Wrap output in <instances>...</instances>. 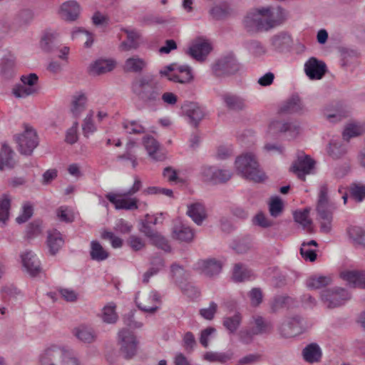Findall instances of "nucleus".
Instances as JSON below:
<instances>
[{"mask_svg": "<svg viewBox=\"0 0 365 365\" xmlns=\"http://www.w3.org/2000/svg\"><path fill=\"white\" fill-rule=\"evenodd\" d=\"M334 212V211H325L317 212L321 232L329 234L331 231Z\"/></svg>", "mask_w": 365, "mask_h": 365, "instance_id": "40", "label": "nucleus"}, {"mask_svg": "<svg viewBox=\"0 0 365 365\" xmlns=\"http://www.w3.org/2000/svg\"><path fill=\"white\" fill-rule=\"evenodd\" d=\"M143 143L150 158L155 161H163L165 159V154L160 144L151 135H146L143 138Z\"/></svg>", "mask_w": 365, "mask_h": 365, "instance_id": "15", "label": "nucleus"}, {"mask_svg": "<svg viewBox=\"0 0 365 365\" xmlns=\"http://www.w3.org/2000/svg\"><path fill=\"white\" fill-rule=\"evenodd\" d=\"M146 61L138 56H134L125 61L123 68L126 73H140L146 67Z\"/></svg>", "mask_w": 365, "mask_h": 365, "instance_id": "27", "label": "nucleus"}, {"mask_svg": "<svg viewBox=\"0 0 365 365\" xmlns=\"http://www.w3.org/2000/svg\"><path fill=\"white\" fill-rule=\"evenodd\" d=\"M321 298L328 308L333 309L343 305L350 299L351 294L344 288L335 287L323 290Z\"/></svg>", "mask_w": 365, "mask_h": 365, "instance_id": "6", "label": "nucleus"}, {"mask_svg": "<svg viewBox=\"0 0 365 365\" xmlns=\"http://www.w3.org/2000/svg\"><path fill=\"white\" fill-rule=\"evenodd\" d=\"M340 276L344 280L348 282L351 287L365 289V272L358 270L345 271L342 272Z\"/></svg>", "mask_w": 365, "mask_h": 365, "instance_id": "19", "label": "nucleus"}, {"mask_svg": "<svg viewBox=\"0 0 365 365\" xmlns=\"http://www.w3.org/2000/svg\"><path fill=\"white\" fill-rule=\"evenodd\" d=\"M226 108L231 110L239 111L245 108L243 98L231 93H225L221 96Z\"/></svg>", "mask_w": 365, "mask_h": 365, "instance_id": "28", "label": "nucleus"}, {"mask_svg": "<svg viewBox=\"0 0 365 365\" xmlns=\"http://www.w3.org/2000/svg\"><path fill=\"white\" fill-rule=\"evenodd\" d=\"M59 43L58 33L46 32L41 39V45L43 51L51 52L58 48Z\"/></svg>", "mask_w": 365, "mask_h": 365, "instance_id": "36", "label": "nucleus"}, {"mask_svg": "<svg viewBox=\"0 0 365 365\" xmlns=\"http://www.w3.org/2000/svg\"><path fill=\"white\" fill-rule=\"evenodd\" d=\"M115 67L113 61L98 59L90 66V72L93 74L100 75L111 71Z\"/></svg>", "mask_w": 365, "mask_h": 365, "instance_id": "37", "label": "nucleus"}, {"mask_svg": "<svg viewBox=\"0 0 365 365\" xmlns=\"http://www.w3.org/2000/svg\"><path fill=\"white\" fill-rule=\"evenodd\" d=\"M248 296L250 297L251 304L253 307L259 306L262 302L263 295L262 290L259 288L252 289L250 291Z\"/></svg>", "mask_w": 365, "mask_h": 365, "instance_id": "64", "label": "nucleus"}, {"mask_svg": "<svg viewBox=\"0 0 365 365\" xmlns=\"http://www.w3.org/2000/svg\"><path fill=\"white\" fill-rule=\"evenodd\" d=\"M106 199L115 205L117 210H133L138 208L137 198H128V197L122 196L121 194H115L109 192L106 195Z\"/></svg>", "mask_w": 365, "mask_h": 365, "instance_id": "14", "label": "nucleus"}, {"mask_svg": "<svg viewBox=\"0 0 365 365\" xmlns=\"http://www.w3.org/2000/svg\"><path fill=\"white\" fill-rule=\"evenodd\" d=\"M242 323V315L237 312L232 316L225 317L222 319V324L230 334H235Z\"/></svg>", "mask_w": 365, "mask_h": 365, "instance_id": "41", "label": "nucleus"}, {"mask_svg": "<svg viewBox=\"0 0 365 365\" xmlns=\"http://www.w3.org/2000/svg\"><path fill=\"white\" fill-rule=\"evenodd\" d=\"M309 208H305L303 210L295 211L294 212V219L295 222L302 225L303 227H307L312 224V220L309 218Z\"/></svg>", "mask_w": 365, "mask_h": 365, "instance_id": "53", "label": "nucleus"}, {"mask_svg": "<svg viewBox=\"0 0 365 365\" xmlns=\"http://www.w3.org/2000/svg\"><path fill=\"white\" fill-rule=\"evenodd\" d=\"M122 31L127 34V40L120 43V48L125 51L136 49L139 46L140 34L135 30L123 29Z\"/></svg>", "mask_w": 365, "mask_h": 365, "instance_id": "35", "label": "nucleus"}, {"mask_svg": "<svg viewBox=\"0 0 365 365\" xmlns=\"http://www.w3.org/2000/svg\"><path fill=\"white\" fill-rule=\"evenodd\" d=\"M173 235L176 239L186 242H191L194 237L193 230L183 225L175 227Z\"/></svg>", "mask_w": 365, "mask_h": 365, "instance_id": "46", "label": "nucleus"}, {"mask_svg": "<svg viewBox=\"0 0 365 365\" xmlns=\"http://www.w3.org/2000/svg\"><path fill=\"white\" fill-rule=\"evenodd\" d=\"M148 217L149 214H146L145 219L141 221L139 231L144 234L148 238L150 239L157 231L153 229V225L148 224Z\"/></svg>", "mask_w": 365, "mask_h": 365, "instance_id": "60", "label": "nucleus"}, {"mask_svg": "<svg viewBox=\"0 0 365 365\" xmlns=\"http://www.w3.org/2000/svg\"><path fill=\"white\" fill-rule=\"evenodd\" d=\"M239 69L240 65L232 54L220 57L212 65V73L217 77L234 75Z\"/></svg>", "mask_w": 365, "mask_h": 365, "instance_id": "5", "label": "nucleus"}, {"mask_svg": "<svg viewBox=\"0 0 365 365\" xmlns=\"http://www.w3.org/2000/svg\"><path fill=\"white\" fill-rule=\"evenodd\" d=\"M271 42L274 50L282 52L292 46V38L287 32L282 31L273 36Z\"/></svg>", "mask_w": 365, "mask_h": 365, "instance_id": "26", "label": "nucleus"}, {"mask_svg": "<svg viewBox=\"0 0 365 365\" xmlns=\"http://www.w3.org/2000/svg\"><path fill=\"white\" fill-rule=\"evenodd\" d=\"M255 327L252 328L256 335H262L269 334L273 329V325L271 322L267 321L261 316L253 317Z\"/></svg>", "mask_w": 365, "mask_h": 365, "instance_id": "38", "label": "nucleus"}, {"mask_svg": "<svg viewBox=\"0 0 365 365\" xmlns=\"http://www.w3.org/2000/svg\"><path fill=\"white\" fill-rule=\"evenodd\" d=\"M86 98L84 94H81L73 97L72 102V113L75 117H78L86 108Z\"/></svg>", "mask_w": 365, "mask_h": 365, "instance_id": "49", "label": "nucleus"}, {"mask_svg": "<svg viewBox=\"0 0 365 365\" xmlns=\"http://www.w3.org/2000/svg\"><path fill=\"white\" fill-rule=\"evenodd\" d=\"M130 89L133 94L148 108L155 110L160 103L162 87L153 75L135 77L130 83Z\"/></svg>", "mask_w": 365, "mask_h": 365, "instance_id": "1", "label": "nucleus"}, {"mask_svg": "<svg viewBox=\"0 0 365 365\" xmlns=\"http://www.w3.org/2000/svg\"><path fill=\"white\" fill-rule=\"evenodd\" d=\"M235 167L245 178L255 182H261L266 178L264 173L259 168L255 155L252 153L239 156L235 160Z\"/></svg>", "mask_w": 365, "mask_h": 365, "instance_id": "4", "label": "nucleus"}, {"mask_svg": "<svg viewBox=\"0 0 365 365\" xmlns=\"http://www.w3.org/2000/svg\"><path fill=\"white\" fill-rule=\"evenodd\" d=\"M322 350L316 343H311L302 350V356L305 361L314 364L319 362L322 358Z\"/></svg>", "mask_w": 365, "mask_h": 365, "instance_id": "30", "label": "nucleus"}, {"mask_svg": "<svg viewBox=\"0 0 365 365\" xmlns=\"http://www.w3.org/2000/svg\"><path fill=\"white\" fill-rule=\"evenodd\" d=\"M56 214L59 220L64 222H72L74 220V216L72 212L66 206H61L56 210Z\"/></svg>", "mask_w": 365, "mask_h": 365, "instance_id": "61", "label": "nucleus"}, {"mask_svg": "<svg viewBox=\"0 0 365 365\" xmlns=\"http://www.w3.org/2000/svg\"><path fill=\"white\" fill-rule=\"evenodd\" d=\"M150 242L157 247L164 250L166 252L171 251V247L168 241L165 237L161 235L159 232H156L150 239Z\"/></svg>", "mask_w": 365, "mask_h": 365, "instance_id": "51", "label": "nucleus"}, {"mask_svg": "<svg viewBox=\"0 0 365 365\" xmlns=\"http://www.w3.org/2000/svg\"><path fill=\"white\" fill-rule=\"evenodd\" d=\"M287 18L286 11L280 6L262 7L250 11L245 18L246 27L257 31H267L281 24Z\"/></svg>", "mask_w": 365, "mask_h": 365, "instance_id": "2", "label": "nucleus"}, {"mask_svg": "<svg viewBox=\"0 0 365 365\" xmlns=\"http://www.w3.org/2000/svg\"><path fill=\"white\" fill-rule=\"evenodd\" d=\"M15 140L18 144L19 151L26 155H30L38 144L36 132L28 125H25L23 133L15 136Z\"/></svg>", "mask_w": 365, "mask_h": 365, "instance_id": "7", "label": "nucleus"}, {"mask_svg": "<svg viewBox=\"0 0 365 365\" xmlns=\"http://www.w3.org/2000/svg\"><path fill=\"white\" fill-rule=\"evenodd\" d=\"M33 206L29 202H26L22 207V212L16 219V222L21 224L28 221L33 215Z\"/></svg>", "mask_w": 365, "mask_h": 365, "instance_id": "56", "label": "nucleus"}, {"mask_svg": "<svg viewBox=\"0 0 365 365\" xmlns=\"http://www.w3.org/2000/svg\"><path fill=\"white\" fill-rule=\"evenodd\" d=\"M327 71L325 63L315 57H311L304 64L305 73L311 80L322 79Z\"/></svg>", "mask_w": 365, "mask_h": 365, "instance_id": "13", "label": "nucleus"}, {"mask_svg": "<svg viewBox=\"0 0 365 365\" xmlns=\"http://www.w3.org/2000/svg\"><path fill=\"white\" fill-rule=\"evenodd\" d=\"M123 128L130 134H140L145 133L144 127L135 120L123 123Z\"/></svg>", "mask_w": 365, "mask_h": 365, "instance_id": "58", "label": "nucleus"}, {"mask_svg": "<svg viewBox=\"0 0 365 365\" xmlns=\"http://www.w3.org/2000/svg\"><path fill=\"white\" fill-rule=\"evenodd\" d=\"M252 271L246 268L242 264L237 263L235 264L232 278L234 281L241 282L250 279Z\"/></svg>", "mask_w": 365, "mask_h": 365, "instance_id": "45", "label": "nucleus"}, {"mask_svg": "<svg viewBox=\"0 0 365 365\" xmlns=\"http://www.w3.org/2000/svg\"><path fill=\"white\" fill-rule=\"evenodd\" d=\"M231 12L230 5L227 2H222L210 10V14L215 20L225 19Z\"/></svg>", "mask_w": 365, "mask_h": 365, "instance_id": "44", "label": "nucleus"}, {"mask_svg": "<svg viewBox=\"0 0 365 365\" xmlns=\"http://www.w3.org/2000/svg\"><path fill=\"white\" fill-rule=\"evenodd\" d=\"M171 274L175 282L180 284L181 289L185 294L188 296H197L198 294V292L197 291L196 288L192 284H182L183 279H185V272L181 266L176 264H172Z\"/></svg>", "mask_w": 365, "mask_h": 365, "instance_id": "16", "label": "nucleus"}, {"mask_svg": "<svg viewBox=\"0 0 365 365\" xmlns=\"http://www.w3.org/2000/svg\"><path fill=\"white\" fill-rule=\"evenodd\" d=\"M204 359L210 362L225 363L231 359V355L227 353L209 351L204 354Z\"/></svg>", "mask_w": 365, "mask_h": 365, "instance_id": "50", "label": "nucleus"}, {"mask_svg": "<svg viewBox=\"0 0 365 365\" xmlns=\"http://www.w3.org/2000/svg\"><path fill=\"white\" fill-rule=\"evenodd\" d=\"M181 109L183 115L187 117L189 123L195 128L205 117L204 108L196 102L185 101Z\"/></svg>", "mask_w": 365, "mask_h": 365, "instance_id": "12", "label": "nucleus"}, {"mask_svg": "<svg viewBox=\"0 0 365 365\" xmlns=\"http://www.w3.org/2000/svg\"><path fill=\"white\" fill-rule=\"evenodd\" d=\"M182 341L185 350L187 353H191L196 345V341L194 334L190 331L186 332L183 336Z\"/></svg>", "mask_w": 365, "mask_h": 365, "instance_id": "63", "label": "nucleus"}, {"mask_svg": "<svg viewBox=\"0 0 365 365\" xmlns=\"http://www.w3.org/2000/svg\"><path fill=\"white\" fill-rule=\"evenodd\" d=\"M349 237L358 245L365 247V232L359 227H354L349 230Z\"/></svg>", "mask_w": 365, "mask_h": 365, "instance_id": "54", "label": "nucleus"}, {"mask_svg": "<svg viewBox=\"0 0 365 365\" xmlns=\"http://www.w3.org/2000/svg\"><path fill=\"white\" fill-rule=\"evenodd\" d=\"M120 354L126 359L133 358L137 353L138 341L133 333L128 329H123L118 333Z\"/></svg>", "mask_w": 365, "mask_h": 365, "instance_id": "8", "label": "nucleus"}, {"mask_svg": "<svg viewBox=\"0 0 365 365\" xmlns=\"http://www.w3.org/2000/svg\"><path fill=\"white\" fill-rule=\"evenodd\" d=\"M21 258L24 267L31 277H36L41 272L40 261L34 252L26 251L21 255Z\"/></svg>", "mask_w": 365, "mask_h": 365, "instance_id": "18", "label": "nucleus"}, {"mask_svg": "<svg viewBox=\"0 0 365 365\" xmlns=\"http://www.w3.org/2000/svg\"><path fill=\"white\" fill-rule=\"evenodd\" d=\"M284 209L283 202L279 197H274L271 199L269 205V210L271 216L274 217H279Z\"/></svg>", "mask_w": 365, "mask_h": 365, "instance_id": "52", "label": "nucleus"}, {"mask_svg": "<svg viewBox=\"0 0 365 365\" xmlns=\"http://www.w3.org/2000/svg\"><path fill=\"white\" fill-rule=\"evenodd\" d=\"M211 50L212 46L210 43L199 39L192 43L186 53L192 58L198 61H203Z\"/></svg>", "mask_w": 365, "mask_h": 365, "instance_id": "17", "label": "nucleus"}, {"mask_svg": "<svg viewBox=\"0 0 365 365\" xmlns=\"http://www.w3.org/2000/svg\"><path fill=\"white\" fill-rule=\"evenodd\" d=\"M315 161L307 155L302 154L298 155L297 160L292 163L290 170L297 177L304 181L305 175L312 173L314 168Z\"/></svg>", "mask_w": 365, "mask_h": 365, "instance_id": "11", "label": "nucleus"}, {"mask_svg": "<svg viewBox=\"0 0 365 365\" xmlns=\"http://www.w3.org/2000/svg\"><path fill=\"white\" fill-rule=\"evenodd\" d=\"M14 151L6 144L2 145L0 150V170L11 169L15 165L13 158Z\"/></svg>", "mask_w": 365, "mask_h": 365, "instance_id": "32", "label": "nucleus"}, {"mask_svg": "<svg viewBox=\"0 0 365 365\" xmlns=\"http://www.w3.org/2000/svg\"><path fill=\"white\" fill-rule=\"evenodd\" d=\"M80 13V6L75 1L63 3L60 8L59 14L66 21H75Z\"/></svg>", "mask_w": 365, "mask_h": 365, "instance_id": "22", "label": "nucleus"}, {"mask_svg": "<svg viewBox=\"0 0 365 365\" xmlns=\"http://www.w3.org/2000/svg\"><path fill=\"white\" fill-rule=\"evenodd\" d=\"M38 77L36 73H29V75L21 76V83L16 84L12 90V93L16 98H26L33 95L38 91L37 83Z\"/></svg>", "mask_w": 365, "mask_h": 365, "instance_id": "9", "label": "nucleus"}, {"mask_svg": "<svg viewBox=\"0 0 365 365\" xmlns=\"http://www.w3.org/2000/svg\"><path fill=\"white\" fill-rule=\"evenodd\" d=\"M269 130L274 133H289L292 138H295L299 130V126L292 122H281L279 120H274L269 125Z\"/></svg>", "mask_w": 365, "mask_h": 365, "instance_id": "23", "label": "nucleus"}, {"mask_svg": "<svg viewBox=\"0 0 365 365\" xmlns=\"http://www.w3.org/2000/svg\"><path fill=\"white\" fill-rule=\"evenodd\" d=\"M331 283V277L319 276V277H311L307 284L309 288L312 289H321L324 287L329 285Z\"/></svg>", "mask_w": 365, "mask_h": 365, "instance_id": "48", "label": "nucleus"}, {"mask_svg": "<svg viewBox=\"0 0 365 365\" xmlns=\"http://www.w3.org/2000/svg\"><path fill=\"white\" fill-rule=\"evenodd\" d=\"M90 256L93 260L101 262L106 260L109 257V253L102 247L99 242L93 240L91 242Z\"/></svg>", "mask_w": 365, "mask_h": 365, "instance_id": "42", "label": "nucleus"}, {"mask_svg": "<svg viewBox=\"0 0 365 365\" xmlns=\"http://www.w3.org/2000/svg\"><path fill=\"white\" fill-rule=\"evenodd\" d=\"M293 303V299L289 296H277L271 304L272 312L276 313L282 308L288 307Z\"/></svg>", "mask_w": 365, "mask_h": 365, "instance_id": "47", "label": "nucleus"}, {"mask_svg": "<svg viewBox=\"0 0 365 365\" xmlns=\"http://www.w3.org/2000/svg\"><path fill=\"white\" fill-rule=\"evenodd\" d=\"M201 272L208 277H212L220 274L222 270V263L215 259L200 260L197 263Z\"/></svg>", "mask_w": 365, "mask_h": 365, "instance_id": "21", "label": "nucleus"}, {"mask_svg": "<svg viewBox=\"0 0 365 365\" xmlns=\"http://www.w3.org/2000/svg\"><path fill=\"white\" fill-rule=\"evenodd\" d=\"M303 107L300 98L297 95H293L280 108L279 112L287 114L296 113L302 111Z\"/></svg>", "mask_w": 365, "mask_h": 365, "instance_id": "33", "label": "nucleus"}, {"mask_svg": "<svg viewBox=\"0 0 365 365\" xmlns=\"http://www.w3.org/2000/svg\"><path fill=\"white\" fill-rule=\"evenodd\" d=\"M64 240L62 235L57 230H53L48 232L46 244L48 252L51 255H55L61 249Z\"/></svg>", "mask_w": 365, "mask_h": 365, "instance_id": "24", "label": "nucleus"}, {"mask_svg": "<svg viewBox=\"0 0 365 365\" xmlns=\"http://www.w3.org/2000/svg\"><path fill=\"white\" fill-rule=\"evenodd\" d=\"M34 19L33 11L30 9L20 11L14 18L11 26L13 31H17L20 28L27 26Z\"/></svg>", "mask_w": 365, "mask_h": 365, "instance_id": "31", "label": "nucleus"}, {"mask_svg": "<svg viewBox=\"0 0 365 365\" xmlns=\"http://www.w3.org/2000/svg\"><path fill=\"white\" fill-rule=\"evenodd\" d=\"M350 193L351 197L358 202H361L365 198V185L354 183L351 186Z\"/></svg>", "mask_w": 365, "mask_h": 365, "instance_id": "57", "label": "nucleus"}, {"mask_svg": "<svg viewBox=\"0 0 365 365\" xmlns=\"http://www.w3.org/2000/svg\"><path fill=\"white\" fill-rule=\"evenodd\" d=\"M249 51L256 56H260L266 53L264 46L258 41H251L247 44Z\"/></svg>", "mask_w": 365, "mask_h": 365, "instance_id": "62", "label": "nucleus"}, {"mask_svg": "<svg viewBox=\"0 0 365 365\" xmlns=\"http://www.w3.org/2000/svg\"><path fill=\"white\" fill-rule=\"evenodd\" d=\"M187 214L197 225H200L207 217L205 206L200 202L189 205Z\"/></svg>", "mask_w": 365, "mask_h": 365, "instance_id": "29", "label": "nucleus"}, {"mask_svg": "<svg viewBox=\"0 0 365 365\" xmlns=\"http://www.w3.org/2000/svg\"><path fill=\"white\" fill-rule=\"evenodd\" d=\"M193 79L191 68L187 65H178L176 72L172 73L169 80L175 83H188Z\"/></svg>", "mask_w": 365, "mask_h": 365, "instance_id": "25", "label": "nucleus"}, {"mask_svg": "<svg viewBox=\"0 0 365 365\" xmlns=\"http://www.w3.org/2000/svg\"><path fill=\"white\" fill-rule=\"evenodd\" d=\"M10 199L7 195L0 200V222L4 225L9 216Z\"/></svg>", "mask_w": 365, "mask_h": 365, "instance_id": "55", "label": "nucleus"}, {"mask_svg": "<svg viewBox=\"0 0 365 365\" xmlns=\"http://www.w3.org/2000/svg\"><path fill=\"white\" fill-rule=\"evenodd\" d=\"M127 244L133 251H140L145 247V241L137 235H132L127 240Z\"/></svg>", "mask_w": 365, "mask_h": 365, "instance_id": "59", "label": "nucleus"}, {"mask_svg": "<svg viewBox=\"0 0 365 365\" xmlns=\"http://www.w3.org/2000/svg\"><path fill=\"white\" fill-rule=\"evenodd\" d=\"M327 153L332 158L338 159L346 153V148L340 140H331L329 143Z\"/></svg>", "mask_w": 365, "mask_h": 365, "instance_id": "43", "label": "nucleus"}, {"mask_svg": "<svg viewBox=\"0 0 365 365\" xmlns=\"http://www.w3.org/2000/svg\"><path fill=\"white\" fill-rule=\"evenodd\" d=\"M328 186L323 184L320 186L317 205V212L334 211L336 209L335 203L330 201L328 197Z\"/></svg>", "mask_w": 365, "mask_h": 365, "instance_id": "20", "label": "nucleus"}, {"mask_svg": "<svg viewBox=\"0 0 365 365\" xmlns=\"http://www.w3.org/2000/svg\"><path fill=\"white\" fill-rule=\"evenodd\" d=\"M304 331V319L299 316H294L285 319L279 328L280 334L284 338L294 337L302 334Z\"/></svg>", "mask_w": 365, "mask_h": 365, "instance_id": "10", "label": "nucleus"}, {"mask_svg": "<svg viewBox=\"0 0 365 365\" xmlns=\"http://www.w3.org/2000/svg\"><path fill=\"white\" fill-rule=\"evenodd\" d=\"M101 317L105 323L115 324L118 319L116 304L114 302L107 304L102 309Z\"/></svg>", "mask_w": 365, "mask_h": 365, "instance_id": "39", "label": "nucleus"}, {"mask_svg": "<svg viewBox=\"0 0 365 365\" xmlns=\"http://www.w3.org/2000/svg\"><path fill=\"white\" fill-rule=\"evenodd\" d=\"M40 363L41 365H81L77 354L72 349L56 345L43 350Z\"/></svg>", "mask_w": 365, "mask_h": 365, "instance_id": "3", "label": "nucleus"}, {"mask_svg": "<svg viewBox=\"0 0 365 365\" xmlns=\"http://www.w3.org/2000/svg\"><path fill=\"white\" fill-rule=\"evenodd\" d=\"M73 334L84 343H92L96 339V334L92 328L84 325L79 326L73 330Z\"/></svg>", "mask_w": 365, "mask_h": 365, "instance_id": "34", "label": "nucleus"}]
</instances>
